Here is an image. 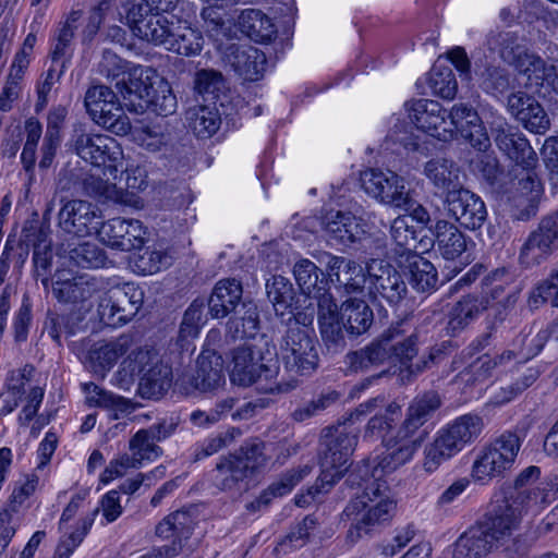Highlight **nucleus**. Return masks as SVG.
I'll return each instance as SVG.
<instances>
[{"label":"nucleus","instance_id":"obj_1","mask_svg":"<svg viewBox=\"0 0 558 558\" xmlns=\"http://www.w3.org/2000/svg\"><path fill=\"white\" fill-rule=\"evenodd\" d=\"M441 404V397L434 390L425 391L412 399L396 436L384 440L386 448L391 451L383 457L363 461L362 464L369 463V477L381 481L380 477L384 474L392 473L412 460L428 432L424 429L416 437L414 436L434 416Z\"/></svg>","mask_w":558,"mask_h":558},{"label":"nucleus","instance_id":"obj_2","mask_svg":"<svg viewBox=\"0 0 558 558\" xmlns=\"http://www.w3.org/2000/svg\"><path fill=\"white\" fill-rule=\"evenodd\" d=\"M345 484L363 488L362 494L352 499L342 513L343 520L350 522L347 538L355 543L375 525L389 521L396 511V502L384 494L387 489L385 482L369 477V463L352 471Z\"/></svg>","mask_w":558,"mask_h":558},{"label":"nucleus","instance_id":"obj_3","mask_svg":"<svg viewBox=\"0 0 558 558\" xmlns=\"http://www.w3.org/2000/svg\"><path fill=\"white\" fill-rule=\"evenodd\" d=\"M147 13L149 11L142 7L133 5L131 21L135 36L185 57L196 56L202 51L204 38L199 31L186 24L173 27V23L165 15Z\"/></svg>","mask_w":558,"mask_h":558},{"label":"nucleus","instance_id":"obj_4","mask_svg":"<svg viewBox=\"0 0 558 558\" xmlns=\"http://www.w3.org/2000/svg\"><path fill=\"white\" fill-rule=\"evenodd\" d=\"M357 442V432L348 422L326 427L320 437L318 484L310 488L313 497L326 493L350 466V457Z\"/></svg>","mask_w":558,"mask_h":558},{"label":"nucleus","instance_id":"obj_5","mask_svg":"<svg viewBox=\"0 0 558 558\" xmlns=\"http://www.w3.org/2000/svg\"><path fill=\"white\" fill-rule=\"evenodd\" d=\"M511 520L496 509L469 526L453 544L454 558H485L507 544L512 535Z\"/></svg>","mask_w":558,"mask_h":558},{"label":"nucleus","instance_id":"obj_6","mask_svg":"<svg viewBox=\"0 0 558 558\" xmlns=\"http://www.w3.org/2000/svg\"><path fill=\"white\" fill-rule=\"evenodd\" d=\"M483 427V418L472 413L461 415L441 427L434 440L425 446L423 469L428 473L435 472L445 461L472 444Z\"/></svg>","mask_w":558,"mask_h":558},{"label":"nucleus","instance_id":"obj_7","mask_svg":"<svg viewBox=\"0 0 558 558\" xmlns=\"http://www.w3.org/2000/svg\"><path fill=\"white\" fill-rule=\"evenodd\" d=\"M306 315L289 316L288 329L282 337L280 351L286 369L300 376L312 375L318 367V353Z\"/></svg>","mask_w":558,"mask_h":558},{"label":"nucleus","instance_id":"obj_8","mask_svg":"<svg viewBox=\"0 0 558 558\" xmlns=\"http://www.w3.org/2000/svg\"><path fill=\"white\" fill-rule=\"evenodd\" d=\"M520 448L521 439L515 433H502L478 453L472 466L473 478L486 482L502 476L513 466Z\"/></svg>","mask_w":558,"mask_h":558},{"label":"nucleus","instance_id":"obj_9","mask_svg":"<svg viewBox=\"0 0 558 558\" xmlns=\"http://www.w3.org/2000/svg\"><path fill=\"white\" fill-rule=\"evenodd\" d=\"M87 113L98 125L123 136L131 131V122L116 93L105 85L90 86L84 98Z\"/></svg>","mask_w":558,"mask_h":558},{"label":"nucleus","instance_id":"obj_10","mask_svg":"<svg viewBox=\"0 0 558 558\" xmlns=\"http://www.w3.org/2000/svg\"><path fill=\"white\" fill-rule=\"evenodd\" d=\"M364 192L376 201L397 208H408L411 202L404 179L390 170L366 169L361 173Z\"/></svg>","mask_w":558,"mask_h":558},{"label":"nucleus","instance_id":"obj_11","mask_svg":"<svg viewBox=\"0 0 558 558\" xmlns=\"http://www.w3.org/2000/svg\"><path fill=\"white\" fill-rule=\"evenodd\" d=\"M140 365L137 393L143 399H160L173 383L172 368L149 350L137 349L134 359Z\"/></svg>","mask_w":558,"mask_h":558},{"label":"nucleus","instance_id":"obj_12","mask_svg":"<svg viewBox=\"0 0 558 558\" xmlns=\"http://www.w3.org/2000/svg\"><path fill=\"white\" fill-rule=\"evenodd\" d=\"M230 380L239 386L247 387L264 376L271 378L277 373V362L266 364L262 351L251 344H241L230 352Z\"/></svg>","mask_w":558,"mask_h":558},{"label":"nucleus","instance_id":"obj_13","mask_svg":"<svg viewBox=\"0 0 558 558\" xmlns=\"http://www.w3.org/2000/svg\"><path fill=\"white\" fill-rule=\"evenodd\" d=\"M328 281H267L266 292L272 303L276 314L295 316L294 310L302 296L318 298L322 290H326ZM300 313L296 314L299 316Z\"/></svg>","mask_w":558,"mask_h":558},{"label":"nucleus","instance_id":"obj_14","mask_svg":"<svg viewBox=\"0 0 558 558\" xmlns=\"http://www.w3.org/2000/svg\"><path fill=\"white\" fill-rule=\"evenodd\" d=\"M445 205L449 216L465 229L477 230L487 219L483 199L463 186L447 193Z\"/></svg>","mask_w":558,"mask_h":558},{"label":"nucleus","instance_id":"obj_15","mask_svg":"<svg viewBox=\"0 0 558 558\" xmlns=\"http://www.w3.org/2000/svg\"><path fill=\"white\" fill-rule=\"evenodd\" d=\"M558 247V214L544 217L536 230L530 233L520 251V262L525 267L537 265Z\"/></svg>","mask_w":558,"mask_h":558},{"label":"nucleus","instance_id":"obj_16","mask_svg":"<svg viewBox=\"0 0 558 558\" xmlns=\"http://www.w3.org/2000/svg\"><path fill=\"white\" fill-rule=\"evenodd\" d=\"M327 240L335 245L352 247L361 242L365 229L351 211L330 209L319 217Z\"/></svg>","mask_w":558,"mask_h":558},{"label":"nucleus","instance_id":"obj_17","mask_svg":"<svg viewBox=\"0 0 558 558\" xmlns=\"http://www.w3.org/2000/svg\"><path fill=\"white\" fill-rule=\"evenodd\" d=\"M145 235L146 228L136 219L112 218L98 229V236L104 244L126 252L141 248Z\"/></svg>","mask_w":558,"mask_h":558},{"label":"nucleus","instance_id":"obj_18","mask_svg":"<svg viewBox=\"0 0 558 558\" xmlns=\"http://www.w3.org/2000/svg\"><path fill=\"white\" fill-rule=\"evenodd\" d=\"M452 138L456 133L470 143L480 151H486L490 147V138L477 113L470 105L464 102L454 104L449 111Z\"/></svg>","mask_w":558,"mask_h":558},{"label":"nucleus","instance_id":"obj_19","mask_svg":"<svg viewBox=\"0 0 558 558\" xmlns=\"http://www.w3.org/2000/svg\"><path fill=\"white\" fill-rule=\"evenodd\" d=\"M383 337L389 359L393 357L405 366V369L401 371V378L405 380L408 366L413 364L412 360L418 353L417 332L409 320H400L385 330Z\"/></svg>","mask_w":558,"mask_h":558},{"label":"nucleus","instance_id":"obj_20","mask_svg":"<svg viewBox=\"0 0 558 558\" xmlns=\"http://www.w3.org/2000/svg\"><path fill=\"white\" fill-rule=\"evenodd\" d=\"M497 147L512 161L523 169H533L537 163V155L529 140L515 126L508 123L493 129Z\"/></svg>","mask_w":558,"mask_h":558},{"label":"nucleus","instance_id":"obj_21","mask_svg":"<svg viewBox=\"0 0 558 558\" xmlns=\"http://www.w3.org/2000/svg\"><path fill=\"white\" fill-rule=\"evenodd\" d=\"M507 110L527 131L545 134L550 128V120L542 105L524 92L511 93L507 98Z\"/></svg>","mask_w":558,"mask_h":558},{"label":"nucleus","instance_id":"obj_22","mask_svg":"<svg viewBox=\"0 0 558 558\" xmlns=\"http://www.w3.org/2000/svg\"><path fill=\"white\" fill-rule=\"evenodd\" d=\"M223 62L246 81H257L263 76L267 63L264 51L251 46L229 44L222 52Z\"/></svg>","mask_w":558,"mask_h":558},{"label":"nucleus","instance_id":"obj_23","mask_svg":"<svg viewBox=\"0 0 558 558\" xmlns=\"http://www.w3.org/2000/svg\"><path fill=\"white\" fill-rule=\"evenodd\" d=\"M545 507L542 501V490L536 488L510 489L505 497L497 501L494 508L505 519L511 520L514 532L520 524L522 514L529 511H538Z\"/></svg>","mask_w":558,"mask_h":558},{"label":"nucleus","instance_id":"obj_24","mask_svg":"<svg viewBox=\"0 0 558 558\" xmlns=\"http://www.w3.org/2000/svg\"><path fill=\"white\" fill-rule=\"evenodd\" d=\"M74 147L76 154L93 166H108L113 163L121 155L114 138L104 134L78 133L75 136Z\"/></svg>","mask_w":558,"mask_h":558},{"label":"nucleus","instance_id":"obj_25","mask_svg":"<svg viewBox=\"0 0 558 558\" xmlns=\"http://www.w3.org/2000/svg\"><path fill=\"white\" fill-rule=\"evenodd\" d=\"M98 218L93 204L72 199L66 202L59 211V226L72 236H85L93 230L98 231Z\"/></svg>","mask_w":558,"mask_h":558},{"label":"nucleus","instance_id":"obj_26","mask_svg":"<svg viewBox=\"0 0 558 558\" xmlns=\"http://www.w3.org/2000/svg\"><path fill=\"white\" fill-rule=\"evenodd\" d=\"M195 520L189 511L179 510L166 517L156 527V534L162 538H172V546H163L161 551L167 557H173L183 547L194 530Z\"/></svg>","mask_w":558,"mask_h":558},{"label":"nucleus","instance_id":"obj_27","mask_svg":"<svg viewBox=\"0 0 558 558\" xmlns=\"http://www.w3.org/2000/svg\"><path fill=\"white\" fill-rule=\"evenodd\" d=\"M486 46L495 51L507 63L513 64L521 72L524 60L532 54L525 52L523 38L510 31H492L486 39Z\"/></svg>","mask_w":558,"mask_h":558},{"label":"nucleus","instance_id":"obj_28","mask_svg":"<svg viewBox=\"0 0 558 558\" xmlns=\"http://www.w3.org/2000/svg\"><path fill=\"white\" fill-rule=\"evenodd\" d=\"M241 463L232 454L222 457L216 465L215 485L219 489L227 492L240 493L245 490L252 475Z\"/></svg>","mask_w":558,"mask_h":558},{"label":"nucleus","instance_id":"obj_29","mask_svg":"<svg viewBox=\"0 0 558 558\" xmlns=\"http://www.w3.org/2000/svg\"><path fill=\"white\" fill-rule=\"evenodd\" d=\"M424 174L434 187L449 193L452 190L462 187L459 180L460 168L448 158L436 157L424 165Z\"/></svg>","mask_w":558,"mask_h":558},{"label":"nucleus","instance_id":"obj_30","mask_svg":"<svg viewBox=\"0 0 558 558\" xmlns=\"http://www.w3.org/2000/svg\"><path fill=\"white\" fill-rule=\"evenodd\" d=\"M185 121L198 138H210L220 128L221 113L215 105H198L186 110Z\"/></svg>","mask_w":558,"mask_h":558},{"label":"nucleus","instance_id":"obj_31","mask_svg":"<svg viewBox=\"0 0 558 558\" xmlns=\"http://www.w3.org/2000/svg\"><path fill=\"white\" fill-rule=\"evenodd\" d=\"M201 379V391L217 388L225 381L223 359L217 350L204 348L198 355L195 368Z\"/></svg>","mask_w":558,"mask_h":558},{"label":"nucleus","instance_id":"obj_32","mask_svg":"<svg viewBox=\"0 0 558 558\" xmlns=\"http://www.w3.org/2000/svg\"><path fill=\"white\" fill-rule=\"evenodd\" d=\"M339 317L345 331L351 336L366 332L373 324L374 314L365 301L348 300L341 305Z\"/></svg>","mask_w":558,"mask_h":558},{"label":"nucleus","instance_id":"obj_33","mask_svg":"<svg viewBox=\"0 0 558 558\" xmlns=\"http://www.w3.org/2000/svg\"><path fill=\"white\" fill-rule=\"evenodd\" d=\"M391 126L385 138L386 148L401 154L402 150L415 151L420 147V135L415 132L413 123L405 121L400 114L391 119Z\"/></svg>","mask_w":558,"mask_h":558},{"label":"nucleus","instance_id":"obj_34","mask_svg":"<svg viewBox=\"0 0 558 558\" xmlns=\"http://www.w3.org/2000/svg\"><path fill=\"white\" fill-rule=\"evenodd\" d=\"M133 340L129 335H122L113 341L98 343L88 351V361L95 372L109 369L117 360L132 347Z\"/></svg>","mask_w":558,"mask_h":558},{"label":"nucleus","instance_id":"obj_35","mask_svg":"<svg viewBox=\"0 0 558 558\" xmlns=\"http://www.w3.org/2000/svg\"><path fill=\"white\" fill-rule=\"evenodd\" d=\"M383 333L364 348L349 352L345 363L353 372H366L372 367L379 366L389 360L388 351L384 344Z\"/></svg>","mask_w":558,"mask_h":558},{"label":"nucleus","instance_id":"obj_36","mask_svg":"<svg viewBox=\"0 0 558 558\" xmlns=\"http://www.w3.org/2000/svg\"><path fill=\"white\" fill-rule=\"evenodd\" d=\"M149 73L153 72L146 71L144 75L143 71H141L140 75L136 76V72H134L129 76L128 81L122 80L117 83V88L121 96L124 100H128L130 105L135 107V99H138L140 102L137 105L143 109L148 102L157 86L156 77L153 80Z\"/></svg>","mask_w":558,"mask_h":558},{"label":"nucleus","instance_id":"obj_37","mask_svg":"<svg viewBox=\"0 0 558 558\" xmlns=\"http://www.w3.org/2000/svg\"><path fill=\"white\" fill-rule=\"evenodd\" d=\"M239 25L242 33L256 43H268L277 33L270 17L256 9L243 11L239 17Z\"/></svg>","mask_w":558,"mask_h":558},{"label":"nucleus","instance_id":"obj_38","mask_svg":"<svg viewBox=\"0 0 558 558\" xmlns=\"http://www.w3.org/2000/svg\"><path fill=\"white\" fill-rule=\"evenodd\" d=\"M521 68V73L527 77L529 87L546 84L558 94V63L546 64L538 56L527 57Z\"/></svg>","mask_w":558,"mask_h":558},{"label":"nucleus","instance_id":"obj_39","mask_svg":"<svg viewBox=\"0 0 558 558\" xmlns=\"http://www.w3.org/2000/svg\"><path fill=\"white\" fill-rule=\"evenodd\" d=\"M433 231L438 250L445 258L453 259L465 251V236L452 222L437 220Z\"/></svg>","mask_w":558,"mask_h":558},{"label":"nucleus","instance_id":"obj_40","mask_svg":"<svg viewBox=\"0 0 558 558\" xmlns=\"http://www.w3.org/2000/svg\"><path fill=\"white\" fill-rule=\"evenodd\" d=\"M194 88L213 105L225 107L223 100L228 98L226 92V81L219 71L213 69H202L195 73Z\"/></svg>","mask_w":558,"mask_h":558},{"label":"nucleus","instance_id":"obj_41","mask_svg":"<svg viewBox=\"0 0 558 558\" xmlns=\"http://www.w3.org/2000/svg\"><path fill=\"white\" fill-rule=\"evenodd\" d=\"M60 254L82 268H98L104 264L102 251L92 242L73 243L70 240L61 243Z\"/></svg>","mask_w":558,"mask_h":558},{"label":"nucleus","instance_id":"obj_42","mask_svg":"<svg viewBox=\"0 0 558 558\" xmlns=\"http://www.w3.org/2000/svg\"><path fill=\"white\" fill-rule=\"evenodd\" d=\"M83 317L80 313L59 314L49 311L47 313L43 332L47 333L58 345H61L62 337L69 338L77 332Z\"/></svg>","mask_w":558,"mask_h":558},{"label":"nucleus","instance_id":"obj_43","mask_svg":"<svg viewBox=\"0 0 558 558\" xmlns=\"http://www.w3.org/2000/svg\"><path fill=\"white\" fill-rule=\"evenodd\" d=\"M258 328L259 316L253 304H242L227 323V333L232 338H253Z\"/></svg>","mask_w":558,"mask_h":558},{"label":"nucleus","instance_id":"obj_44","mask_svg":"<svg viewBox=\"0 0 558 558\" xmlns=\"http://www.w3.org/2000/svg\"><path fill=\"white\" fill-rule=\"evenodd\" d=\"M483 310L485 306L477 298H464L451 308L447 330L451 335L462 331Z\"/></svg>","mask_w":558,"mask_h":558},{"label":"nucleus","instance_id":"obj_45","mask_svg":"<svg viewBox=\"0 0 558 558\" xmlns=\"http://www.w3.org/2000/svg\"><path fill=\"white\" fill-rule=\"evenodd\" d=\"M118 172H120L121 175L123 173L122 170L118 169L117 165L108 163V166H105L102 169V175L105 178L92 175L85 182L86 190L95 196L119 201L121 191L117 187V183L111 181L118 179Z\"/></svg>","mask_w":558,"mask_h":558},{"label":"nucleus","instance_id":"obj_46","mask_svg":"<svg viewBox=\"0 0 558 558\" xmlns=\"http://www.w3.org/2000/svg\"><path fill=\"white\" fill-rule=\"evenodd\" d=\"M172 264V257L165 251L146 250L135 255L130 267L138 276H153Z\"/></svg>","mask_w":558,"mask_h":558},{"label":"nucleus","instance_id":"obj_47","mask_svg":"<svg viewBox=\"0 0 558 558\" xmlns=\"http://www.w3.org/2000/svg\"><path fill=\"white\" fill-rule=\"evenodd\" d=\"M322 339L329 352H339L345 347L343 324L338 314L329 311L319 316Z\"/></svg>","mask_w":558,"mask_h":558},{"label":"nucleus","instance_id":"obj_48","mask_svg":"<svg viewBox=\"0 0 558 558\" xmlns=\"http://www.w3.org/2000/svg\"><path fill=\"white\" fill-rule=\"evenodd\" d=\"M206 322L204 315V301L195 300L184 312L180 329L178 341L183 348L191 339L196 338L199 335L202 326Z\"/></svg>","mask_w":558,"mask_h":558},{"label":"nucleus","instance_id":"obj_49","mask_svg":"<svg viewBox=\"0 0 558 558\" xmlns=\"http://www.w3.org/2000/svg\"><path fill=\"white\" fill-rule=\"evenodd\" d=\"M51 290L63 303H84L94 292L89 281H51Z\"/></svg>","mask_w":558,"mask_h":558},{"label":"nucleus","instance_id":"obj_50","mask_svg":"<svg viewBox=\"0 0 558 558\" xmlns=\"http://www.w3.org/2000/svg\"><path fill=\"white\" fill-rule=\"evenodd\" d=\"M157 86L144 108H149L159 116H170L177 110V97L171 86L163 78L156 77Z\"/></svg>","mask_w":558,"mask_h":558},{"label":"nucleus","instance_id":"obj_51","mask_svg":"<svg viewBox=\"0 0 558 558\" xmlns=\"http://www.w3.org/2000/svg\"><path fill=\"white\" fill-rule=\"evenodd\" d=\"M428 84L433 93L445 99H452L458 90V83L449 66L435 64L428 74Z\"/></svg>","mask_w":558,"mask_h":558},{"label":"nucleus","instance_id":"obj_52","mask_svg":"<svg viewBox=\"0 0 558 558\" xmlns=\"http://www.w3.org/2000/svg\"><path fill=\"white\" fill-rule=\"evenodd\" d=\"M478 85L493 96L504 94L510 87V73L504 68L489 65L480 73Z\"/></svg>","mask_w":558,"mask_h":558},{"label":"nucleus","instance_id":"obj_53","mask_svg":"<svg viewBox=\"0 0 558 558\" xmlns=\"http://www.w3.org/2000/svg\"><path fill=\"white\" fill-rule=\"evenodd\" d=\"M83 389L87 395L86 400L90 405L117 409L121 411H124L128 408L129 402L125 398L106 391L94 383L84 384Z\"/></svg>","mask_w":558,"mask_h":558},{"label":"nucleus","instance_id":"obj_54","mask_svg":"<svg viewBox=\"0 0 558 558\" xmlns=\"http://www.w3.org/2000/svg\"><path fill=\"white\" fill-rule=\"evenodd\" d=\"M424 132L444 142L452 140L449 112L439 102L430 105V120L424 125Z\"/></svg>","mask_w":558,"mask_h":558},{"label":"nucleus","instance_id":"obj_55","mask_svg":"<svg viewBox=\"0 0 558 558\" xmlns=\"http://www.w3.org/2000/svg\"><path fill=\"white\" fill-rule=\"evenodd\" d=\"M41 124L35 118H29L25 122L26 142L21 154V160L24 169L29 172L34 169L36 161V148L41 136Z\"/></svg>","mask_w":558,"mask_h":558},{"label":"nucleus","instance_id":"obj_56","mask_svg":"<svg viewBox=\"0 0 558 558\" xmlns=\"http://www.w3.org/2000/svg\"><path fill=\"white\" fill-rule=\"evenodd\" d=\"M451 344L449 341H444L440 344L432 347L427 355H422L416 363L409 364L405 379L410 381L413 376L440 364L448 356Z\"/></svg>","mask_w":558,"mask_h":558},{"label":"nucleus","instance_id":"obj_57","mask_svg":"<svg viewBox=\"0 0 558 558\" xmlns=\"http://www.w3.org/2000/svg\"><path fill=\"white\" fill-rule=\"evenodd\" d=\"M413 221V217L399 216L390 223V236L398 246L411 248L416 243V230Z\"/></svg>","mask_w":558,"mask_h":558},{"label":"nucleus","instance_id":"obj_58","mask_svg":"<svg viewBox=\"0 0 558 558\" xmlns=\"http://www.w3.org/2000/svg\"><path fill=\"white\" fill-rule=\"evenodd\" d=\"M264 447V444L260 441H247L232 456L239 459L246 471L253 475L256 470L265 464Z\"/></svg>","mask_w":558,"mask_h":558},{"label":"nucleus","instance_id":"obj_59","mask_svg":"<svg viewBox=\"0 0 558 558\" xmlns=\"http://www.w3.org/2000/svg\"><path fill=\"white\" fill-rule=\"evenodd\" d=\"M180 0H123L121 5L125 13V23L133 32V23L131 21V10L133 5H140L143 10L149 11L148 14H162L163 12H172L178 7Z\"/></svg>","mask_w":558,"mask_h":558},{"label":"nucleus","instance_id":"obj_60","mask_svg":"<svg viewBox=\"0 0 558 558\" xmlns=\"http://www.w3.org/2000/svg\"><path fill=\"white\" fill-rule=\"evenodd\" d=\"M400 276L410 277V279H436L437 270L435 266L425 257L414 254L408 256L405 264L401 266Z\"/></svg>","mask_w":558,"mask_h":558},{"label":"nucleus","instance_id":"obj_61","mask_svg":"<svg viewBox=\"0 0 558 558\" xmlns=\"http://www.w3.org/2000/svg\"><path fill=\"white\" fill-rule=\"evenodd\" d=\"M129 448L134 456L140 458L141 462L144 460H155L162 453L161 448L155 440H150L149 435L144 429L136 432L130 439Z\"/></svg>","mask_w":558,"mask_h":558},{"label":"nucleus","instance_id":"obj_62","mask_svg":"<svg viewBox=\"0 0 558 558\" xmlns=\"http://www.w3.org/2000/svg\"><path fill=\"white\" fill-rule=\"evenodd\" d=\"M317 521L314 517L307 515L279 543L281 547L300 548L304 546L310 538L312 531L315 530Z\"/></svg>","mask_w":558,"mask_h":558},{"label":"nucleus","instance_id":"obj_63","mask_svg":"<svg viewBox=\"0 0 558 558\" xmlns=\"http://www.w3.org/2000/svg\"><path fill=\"white\" fill-rule=\"evenodd\" d=\"M369 292L391 304L399 303L407 294L405 281H371Z\"/></svg>","mask_w":558,"mask_h":558},{"label":"nucleus","instance_id":"obj_64","mask_svg":"<svg viewBox=\"0 0 558 558\" xmlns=\"http://www.w3.org/2000/svg\"><path fill=\"white\" fill-rule=\"evenodd\" d=\"M129 69V63L120 58L116 52L105 49L98 63L97 71L107 78H117L124 75Z\"/></svg>","mask_w":558,"mask_h":558}]
</instances>
